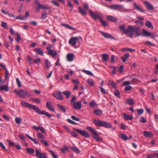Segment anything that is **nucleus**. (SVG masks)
<instances>
[{
    "mask_svg": "<svg viewBox=\"0 0 158 158\" xmlns=\"http://www.w3.org/2000/svg\"><path fill=\"white\" fill-rule=\"evenodd\" d=\"M21 104V105L25 107H27L29 109H33L38 114H45L47 117L49 118L52 117V116L50 114L44 111H40V109L35 105H31L28 103L24 102H22Z\"/></svg>",
    "mask_w": 158,
    "mask_h": 158,
    "instance_id": "nucleus-1",
    "label": "nucleus"
},
{
    "mask_svg": "<svg viewBox=\"0 0 158 158\" xmlns=\"http://www.w3.org/2000/svg\"><path fill=\"white\" fill-rule=\"evenodd\" d=\"M110 9L121 12H128L129 10L125 8L123 6L120 4H112L107 6Z\"/></svg>",
    "mask_w": 158,
    "mask_h": 158,
    "instance_id": "nucleus-2",
    "label": "nucleus"
},
{
    "mask_svg": "<svg viewBox=\"0 0 158 158\" xmlns=\"http://www.w3.org/2000/svg\"><path fill=\"white\" fill-rule=\"evenodd\" d=\"M86 129L91 132L92 134L93 135V138L96 141L100 142L102 140V138L98 136L97 131L93 128L90 127H88Z\"/></svg>",
    "mask_w": 158,
    "mask_h": 158,
    "instance_id": "nucleus-3",
    "label": "nucleus"
},
{
    "mask_svg": "<svg viewBox=\"0 0 158 158\" xmlns=\"http://www.w3.org/2000/svg\"><path fill=\"white\" fill-rule=\"evenodd\" d=\"M94 124L98 127H103L105 128H110L111 127V125L109 123L104 121L94 119Z\"/></svg>",
    "mask_w": 158,
    "mask_h": 158,
    "instance_id": "nucleus-4",
    "label": "nucleus"
},
{
    "mask_svg": "<svg viewBox=\"0 0 158 158\" xmlns=\"http://www.w3.org/2000/svg\"><path fill=\"white\" fill-rule=\"evenodd\" d=\"M13 92L18 95L19 96L22 98H23L25 96L29 97L30 94L27 91L24 90L23 89H19L18 91L16 89H15Z\"/></svg>",
    "mask_w": 158,
    "mask_h": 158,
    "instance_id": "nucleus-5",
    "label": "nucleus"
},
{
    "mask_svg": "<svg viewBox=\"0 0 158 158\" xmlns=\"http://www.w3.org/2000/svg\"><path fill=\"white\" fill-rule=\"evenodd\" d=\"M73 131L80 134L84 137L86 138H89L90 137L89 134L85 131H81L80 129H77L75 128H73Z\"/></svg>",
    "mask_w": 158,
    "mask_h": 158,
    "instance_id": "nucleus-6",
    "label": "nucleus"
},
{
    "mask_svg": "<svg viewBox=\"0 0 158 158\" xmlns=\"http://www.w3.org/2000/svg\"><path fill=\"white\" fill-rule=\"evenodd\" d=\"M81 38L80 37H73L70 39L69 43V44H72V46H74L76 45L77 41L79 40H81Z\"/></svg>",
    "mask_w": 158,
    "mask_h": 158,
    "instance_id": "nucleus-7",
    "label": "nucleus"
},
{
    "mask_svg": "<svg viewBox=\"0 0 158 158\" xmlns=\"http://www.w3.org/2000/svg\"><path fill=\"white\" fill-rule=\"evenodd\" d=\"M99 32L104 37L107 39H110L112 40H114L115 38L114 37L112 36L110 34L106 32H103L100 31Z\"/></svg>",
    "mask_w": 158,
    "mask_h": 158,
    "instance_id": "nucleus-8",
    "label": "nucleus"
},
{
    "mask_svg": "<svg viewBox=\"0 0 158 158\" xmlns=\"http://www.w3.org/2000/svg\"><path fill=\"white\" fill-rule=\"evenodd\" d=\"M73 106L74 109L80 110L81 107V102H74Z\"/></svg>",
    "mask_w": 158,
    "mask_h": 158,
    "instance_id": "nucleus-9",
    "label": "nucleus"
},
{
    "mask_svg": "<svg viewBox=\"0 0 158 158\" xmlns=\"http://www.w3.org/2000/svg\"><path fill=\"white\" fill-rule=\"evenodd\" d=\"M124 34H127L130 36H132L133 35L132 27L129 25L127 29H126Z\"/></svg>",
    "mask_w": 158,
    "mask_h": 158,
    "instance_id": "nucleus-10",
    "label": "nucleus"
},
{
    "mask_svg": "<svg viewBox=\"0 0 158 158\" xmlns=\"http://www.w3.org/2000/svg\"><path fill=\"white\" fill-rule=\"evenodd\" d=\"M133 32H134L135 34L137 36H139L141 34L139 32L140 28L139 27L134 26L132 27Z\"/></svg>",
    "mask_w": 158,
    "mask_h": 158,
    "instance_id": "nucleus-11",
    "label": "nucleus"
},
{
    "mask_svg": "<svg viewBox=\"0 0 158 158\" xmlns=\"http://www.w3.org/2000/svg\"><path fill=\"white\" fill-rule=\"evenodd\" d=\"M36 157L38 158H46V156L44 153H41L38 150H35Z\"/></svg>",
    "mask_w": 158,
    "mask_h": 158,
    "instance_id": "nucleus-12",
    "label": "nucleus"
},
{
    "mask_svg": "<svg viewBox=\"0 0 158 158\" xmlns=\"http://www.w3.org/2000/svg\"><path fill=\"white\" fill-rule=\"evenodd\" d=\"M143 3L148 10H152L154 9L153 6L148 2L144 1Z\"/></svg>",
    "mask_w": 158,
    "mask_h": 158,
    "instance_id": "nucleus-13",
    "label": "nucleus"
},
{
    "mask_svg": "<svg viewBox=\"0 0 158 158\" xmlns=\"http://www.w3.org/2000/svg\"><path fill=\"white\" fill-rule=\"evenodd\" d=\"M62 93L58 91L56 94H54L53 95L56 98L60 100H63L64 98L61 95Z\"/></svg>",
    "mask_w": 158,
    "mask_h": 158,
    "instance_id": "nucleus-14",
    "label": "nucleus"
},
{
    "mask_svg": "<svg viewBox=\"0 0 158 158\" xmlns=\"http://www.w3.org/2000/svg\"><path fill=\"white\" fill-rule=\"evenodd\" d=\"M89 13L90 16L94 19H100L101 17L98 15L97 14H94L93 12L90 10H89Z\"/></svg>",
    "mask_w": 158,
    "mask_h": 158,
    "instance_id": "nucleus-15",
    "label": "nucleus"
},
{
    "mask_svg": "<svg viewBox=\"0 0 158 158\" xmlns=\"http://www.w3.org/2000/svg\"><path fill=\"white\" fill-rule=\"evenodd\" d=\"M74 57V55L72 53H68L66 56V58L68 61L72 62L73 60Z\"/></svg>",
    "mask_w": 158,
    "mask_h": 158,
    "instance_id": "nucleus-16",
    "label": "nucleus"
},
{
    "mask_svg": "<svg viewBox=\"0 0 158 158\" xmlns=\"http://www.w3.org/2000/svg\"><path fill=\"white\" fill-rule=\"evenodd\" d=\"M46 107L51 111L55 112V110L53 107V106L49 102H47L46 103Z\"/></svg>",
    "mask_w": 158,
    "mask_h": 158,
    "instance_id": "nucleus-17",
    "label": "nucleus"
},
{
    "mask_svg": "<svg viewBox=\"0 0 158 158\" xmlns=\"http://www.w3.org/2000/svg\"><path fill=\"white\" fill-rule=\"evenodd\" d=\"M143 135L147 138H150L153 136V134L151 132L148 131H144L143 132Z\"/></svg>",
    "mask_w": 158,
    "mask_h": 158,
    "instance_id": "nucleus-18",
    "label": "nucleus"
},
{
    "mask_svg": "<svg viewBox=\"0 0 158 158\" xmlns=\"http://www.w3.org/2000/svg\"><path fill=\"white\" fill-rule=\"evenodd\" d=\"M143 31V34L142 35L143 36H151L154 35H152V34L149 32L145 30L144 29H142Z\"/></svg>",
    "mask_w": 158,
    "mask_h": 158,
    "instance_id": "nucleus-19",
    "label": "nucleus"
},
{
    "mask_svg": "<svg viewBox=\"0 0 158 158\" xmlns=\"http://www.w3.org/2000/svg\"><path fill=\"white\" fill-rule=\"evenodd\" d=\"M106 19L109 20L113 22H116L117 19L111 15H108L106 17Z\"/></svg>",
    "mask_w": 158,
    "mask_h": 158,
    "instance_id": "nucleus-20",
    "label": "nucleus"
},
{
    "mask_svg": "<svg viewBox=\"0 0 158 158\" xmlns=\"http://www.w3.org/2000/svg\"><path fill=\"white\" fill-rule=\"evenodd\" d=\"M4 90L7 92L9 91V88L8 85H3L0 86V91Z\"/></svg>",
    "mask_w": 158,
    "mask_h": 158,
    "instance_id": "nucleus-21",
    "label": "nucleus"
},
{
    "mask_svg": "<svg viewBox=\"0 0 158 158\" xmlns=\"http://www.w3.org/2000/svg\"><path fill=\"white\" fill-rule=\"evenodd\" d=\"M47 54L51 55L52 57L56 56L57 55V52L56 51H53L52 50L47 51Z\"/></svg>",
    "mask_w": 158,
    "mask_h": 158,
    "instance_id": "nucleus-22",
    "label": "nucleus"
},
{
    "mask_svg": "<svg viewBox=\"0 0 158 158\" xmlns=\"http://www.w3.org/2000/svg\"><path fill=\"white\" fill-rule=\"evenodd\" d=\"M32 128L34 129L37 131L38 130H39L43 133H44L45 132L44 129L42 127H37L35 126H34L32 127Z\"/></svg>",
    "mask_w": 158,
    "mask_h": 158,
    "instance_id": "nucleus-23",
    "label": "nucleus"
},
{
    "mask_svg": "<svg viewBox=\"0 0 158 158\" xmlns=\"http://www.w3.org/2000/svg\"><path fill=\"white\" fill-rule=\"evenodd\" d=\"M129 53H126L123 56L121 57L120 58L123 62L125 63L126 61V58L129 56Z\"/></svg>",
    "mask_w": 158,
    "mask_h": 158,
    "instance_id": "nucleus-24",
    "label": "nucleus"
},
{
    "mask_svg": "<svg viewBox=\"0 0 158 158\" xmlns=\"http://www.w3.org/2000/svg\"><path fill=\"white\" fill-rule=\"evenodd\" d=\"M134 6L135 8L137 10L142 13H144L145 10L141 7L137 5L135 3L134 4Z\"/></svg>",
    "mask_w": 158,
    "mask_h": 158,
    "instance_id": "nucleus-25",
    "label": "nucleus"
},
{
    "mask_svg": "<svg viewBox=\"0 0 158 158\" xmlns=\"http://www.w3.org/2000/svg\"><path fill=\"white\" fill-rule=\"evenodd\" d=\"M34 51H35L37 52L40 55H43V50L40 48H38L34 49Z\"/></svg>",
    "mask_w": 158,
    "mask_h": 158,
    "instance_id": "nucleus-26",
    "label": "nucleus"
},
{
    "mask_svg": "<svg viewBox=\"0 0 158 158\" xmlns=\"http://www.w3.org/2000/svg\"><path fill=\"white\" fill-rule=\"evenodd\" d=\"M145 26L148 27L150 28L153 29V27L151 22L149 21H147L145 23Z\"/></svg>",
    "mask_w": 158,
    "mask_h": 158,
    "instance_id": "nucleus-27",
    "label": "nucleus"
},
{
    "mask_svg": "<svg viewBox=\"0 0 158 158\" xmlns=\"http://www.w3.org/2000/svg\"><path fill=\"white\" fill-rule=\"evenodd\" d=\"M26 152L28 153L32 154L35 151L33 148H26Z\"/></svg>",
    "mask_w": 158,
    "mask_h": 158,
    "instance_id": "nucleus-28",
    "label": "nucleus"
},
{
    "mask_svg": "<svg viewBox=\"0 0 158 158\" xmlns=\"http://www.w3.org/2000/svg\"><path fill=\"white\" fill-rule=\"evenodd\" d=\"M79 11L80 13L83 15H86V13L85 9L81 8L80 7H78Z\"/></svg>",
    "mask_w": 158,
    "mask_h": 158,
    "instance_id": "nucleus-29",
    "label": "nucleus"
},
{
    "mask_svg": "<svg viewBox=\"0 0 158 158\" xmlns=\"http://www.w3.org/2000/svg\"><path fill=\"white\" fill-rule=\"evenodd\" d=\"M108 84L111 85L112 87L116 89L117 88V86L116 84L113 81L109 80L108 81Z\"/></svg>",
    "mask_w": 158,
    "mask_h": 158,
    "instance_id": "nucleus-30",
    "label": "nucleus"
},
{
    "mask_svg": "<svg viewBox=\"0 0 158 158\" xmlns=\"http://www.w3.org/2000/svg\"><path fill=\"white\" fill-rule=\"evenodd\" d=\"M119 29L123 32V33L124 34L126 31V26L124 24L120 25L119 26Z\"/></svg>",
    "mask_w": 158,
    "mask_h": 158,
    "instance_id": "nucleus-31",
    "label": "nucleus"
},
{
    "mask_svg": "<svg viewBox=\"0 0 158 158\" xmlns=\"http://www.w3.org/2000/svg\"><path fill=\"white\" fill-rule=\"evenodd\" d=\"M123 116H124V119L125 120H131L133 118H132V116H129L128 115H127L126 114H123Z\"/></svg>",
    "mask_w": 158,
    "mask_h": 158,
    "instance_id": "nucleus-32",
    "label": "nucleus"
},
{
    "mask_svg": "<svg viewBox=\"0 0 158 158\" xmlns=\"http://www.w3.org/2000/svg\"><path fill=\"white\" fill-rule=\"evenodd\" d=\"M94 113L97 115H100L102 113V110L98 109H96L94 111Z\"/></svg>",
    "mask_w": 158,
    "mask_h": 158,
    "instance_id": "nucleus-33",
    "label": "nucleus"
},
{
    "mask_svg": "<svg viewBox=\"0 0 158 158\" xmlns=\"http://www.w3.org/2000/svg\"><path fill=\"white\" fill-rule=\"evenodd\" d=\"M70 148L75 152L79 153L80 152V151L77 148L74 147H71Z\"/></svg>",
    "mask_w": 158,
    "mask_h": 158,
    "instance_id": "nucleus-34",
    "label": "nucleus"
},
{
    "mask_svg": "<svg viewBox=\"0 0 158 158\" xmlns=\"http://www.w3.org/2000/svg\"><path fill=\"white\" fill-rule=\"evenodd\" d=\"M57 106L60 109L62 110L63 112H66V109L64 106L58 104L57 105Z\"/></svg>",
    "mask_w": 158,
    "mask_h": 158,
    "instance_id": "nucleus-35",
    "label": "nucleus"
},
{
    "mask_svg": "<svg viewBox=\"0 0 158 158\" xmlns=\"http://www.w3.org/2000/svg\"><path fill=\"white\" fill-rule=\"evenodd\" d=\"M109 58L108 55L107 54H102V58L104 62H107Z\"/></svg>",
    "mask_w": 158,
    "mask_h": 158,
    "instance_id": "nucleus-36",
    "label": "nucleus"
},
{
    "mask_svg": "<svg viewBox=\"0 0 158 158\" xmlns=\"http://www.w3.org/2000/svg\"><path fill=\"white\" fill-rule=\"evenodd\" d=\"M68 147L65 145L63 146V148H62L61 149V151L64 153H65L66 151H68Z\"/></svg>",
    "mask_w": 158,
    "mask_h": 158,
    "instance_id": "nucleus-37",
    "label": "nucleus"
},
{
    "mask_svg": "<svg viewBox=\"0 0 158 158\" xmlns=\"http://www.w3.org/2000/svg\"><path fill=\"white\" fill-rule=\"evenodd\" d=\"M119 137L124 140H126L128 139L126 135L124 134H121Z\"/></svg>",
    "mask_w": 158,
    "mask_h": 158,
    "instance_id": "nucleus-38",
    "label": "nucleus"
},
{
    "mask_svg": "<svg viewBox=\"0 0 158 158\" xmlns=\"http://www.w3.org/2000/svg\"><path fill=\"white\" fill-rule=\"evenodd\" d=\"M127 103L130 105H133L134 104V101L131 98H130L126 100Z\"/></svg>",
    "mask_w": 158,
    "mask_h": 158,
    "instance_id": "nucleus-39",
    "label": "nucleus"
},
{
    "mask_svg": "<svg viewBox=\"0 0 158 158\" xmlns=\"http://www.w3.org/2000/svg\"><path fill=\"white\" fill-rule=\"evenodd\" d=\"M47 13L46 11H44L42 14L41 18L42 19H45L47 18Z\"/></svg>",
    "mask_w": 158,
    "mask_h": 158,
    "instance_id": "nucleus-40",
    "label": "nucleus"
},
{
    "mask_svg": "<svg viewBox=\"0 0 158 158\" xmlns=\"http://www.w3.org/2000/svg\"><path fill=\"white\" fill-rule=\"evenodd\" d=\"M44 63L46 69H48L50 66L49 61L48 60H46L45 61Z\"/></svg>",
    "mask_w": 158,
    "mask_h": 158,
    "instance_id": "nucleus-41",
    "label": "nucleus"
},
{
    "mask_svg": "<svg viewBox=\"0 0 158 158\" xmlns=\"http://www.w3.org/2000/svg\"><path fill=\"white\" fill-rule=\"evenodd\" d=\"M62 93L64 94L67 98H68L70 95L71 94V93L68 91H64L62 92Z\"/></svg>",
    "mask_w": 158,
    "mask_h": 158,
    "instance_id": "nucleus-42",
    "label": "nucleus"
},
{
    "mask_svg": "<svg viewBox=\"0 0 158 158\" xmlns=\"http://www.w3.org/2000/svg\"><path fill=\"white\" fill-rule=\"evenodd\" d=\"M82 72L90 76L93 75V73L90 71L83 70L82 71Z\"/></svg>",
    "mask_w": 158,
    "mask_h": 158,
    "instance_id": "nucleus-43",
    "label": "nucleus"
},
{
    "mask_svg": "<svg viewBox=\"0 0 158 158\" xmlns=\"http://www.w3.org/2000/svg\"><path fill=\"white\" fill-rule=\"evenodd\" d=\"M31 100L33 102L38 103H40L41 102L40 99L37 98H31Z\"/></svg>",
    "mask_w": 158,
    "mask_h": 158,
    "instance_id": "nucleus-44",
    "label": "nucleus"
},
{
    "mask_svg": "<svg viewBox=\"0 0 158 158\" xmlns=\"http://www.w3.org/2000/svg\"><path fill=\"white\" fill-rule=\"evenodd\" d=\"M7 141L10 146L14 147L15 145V143L14 142H12L10 140H7Z\"/></svg>",
    "mask_w": 158,
    "mask_h": 158,
    "instance_id": "nucleus-45",
    "label": "nucleus"
},
{
    "mask_svg": "<svg viewBox=\"0 0 158 158\" xmlns=\"http://www.w3.org/2000/svg\"><path fill=\"white\" fill-rule=\"evenodd\" d=\"M15 121L16 123L17 124H20L22 121V119L21 118L19 117H17L15 118Z\"/></svg>",
    "mask_w": 158,
    "mask_h": 158,
    "instance_id": "nucleus-46",
    "label": "nucleus"
},
{
    "mask_svg": "<svg viewBox=\"0 0 158 158\" xmlns=\"http://www.w3.org/2000/svg\"><path fill=\"white\" fill-rule=\"evenodd\" d=\"M87 83L89 84L90 85L93 86L94 85V83L93 82V80L91 79H88L87 80Z\"/></svg>",
    "mask_w": 158,
    "mask_h": 158,
    "instance_id": "nucleus-47",
    "label": "nucleus"
},
{
    "mask_svg": "<svg viewBox=\"0 0 158 158\" xmlns=\"http://www.w3.org/2000/svg\"><path fill=\"white\" fill-rule=\"evenodd\" d=\"M64 26L65 27H66V28L69 29H71V30H75V29L73 27H71L70 25L67 24H64Z\"/></svg>",
    "mask_w": 158,
    "mask_h": 158,
    "instance_id": "nucleus-48",
    "label": "nucleus"
},
{
    "mask_svg": "<svg viewBox=\"0 0 158 158\" xmlns=\"http://www.w3.org/2000/svg\"><path fill=\"white\" fill-rule=\"evenodd\" d=\"M16 19H18L21 20H25V17L24 16H22L21 15H19L16 17Z\"/></svg>",
    "mask_w": 158,
    "mask_h": 158,
    "instance_id": "nucleus-49",
    "label": "nucleus"
},
{
    "mask_svg": "<svg viewBox=\"0 0 158 158\" xmlns=\"http://www.w3.org/2000/svg\"><path fill=\"white\" fill-rule=\"evenodd\" d=\"M138 114L139 115H141L143 113V109H138L137 110Z\"/></svg>",
    "mask_w": 158,
    "mask_h": 158,
    "instance_id": "nucleus-50",
    "label": "nucleus"
},
{
    "mask_svg": "<svg viewBox=\"0 0 158 158\" xmlns=\"http://www.w3.org/2000/svg\"><path fill=\"white\" fill-rule=\"evenodd\" d=\"M40 141L41 143L44 146H49L48 143L46 141L43 140H41Z\"/></svg>",
    "mask_w": 158,
    "mask_h": 158,
    "instance_id": "nucleus-51",
    "label": "nucleus"
},
{
    "mask_svg": "<svg viewBox=\"0 0 158 158\" xmlns=\"http://www.w3.org/2000/svg\"><path fill=\"white\" fill-rule=\"evenodd\" d=\"M1 26L3 28H7V24L6 22H1Z\"/></svg>",
    "mask_w": 158,
    "mask_h": 158,
    "instance_id": "nucleus-52",
    "label": "nucleus"
},
{
    "mask_svg": "<svg viewBox=\"0 0 158 158\" xmlns=\"http://www.w3.org/2000/svg\"><path fill=\"white\" fill-rule=\"evenodd\" d=\"M71 118L72 119H73V120L76 121H80V118H78L74 115H72L71 116Z\"/></svg>",
    "mask_w": 158,
    "mask_h": 158,
    "instance_id": "nucleus-53",
    "label": "nucleus"
},
{
    "mask_svg": "<svg viewBox=\"0 0 158 158\" xmlns=\"http://www.w3.org/2000/svg\"><path fill=\"white\" fill-rule=\"evenodd\" d=\"M17 35V38L16 39V41L17 42H19L21 40V37L20 35L18 33H16Z\"/></svg>",
    "mask_w": 158,
    "mask_h": 158,
    "instance_id": "nucleus-54",
    "label": "nucleus"
},
{
    "mask_svg": "<svg viewBox=\"0 0 158 158\" xmlns=\"http://www.w3.org/2000/svg\"><path fill=\"white\" fill-rule=\"evenodd\" d=\"M99 88L100 89V91L103 94H106L107 93L105 89L102 87V86H100Z\"/></svg>",
    "mask_w": 158,
    "mask_h": 158,
    "instance_id": "nucleus-55",
    "label": "nucleus"
},
{
    "mask_svg": "<svg viewBox=\"0 0 158 158\" xmlns=\"http://www.w3.org/2000/svg\"><path fill=\"white\" fill-rule=\"evenodd\" d=\"M17 84L19 87H21V84L18 78H17L16 79Z\"/></svg>",
    "mask_w": 158,
    "mask_h": 158,
    "instance_id": "nucleus-56",
    "label": "nucleus"
},
{
    "mask_svg": "<svg viewBox=\"0 0 158 158\" xmlns=\"http://www.w3.org/2000/svg\"><path fill=\"white\" fill-rule=\"evenodd\" d=\"M144 44L147 45H152L153 46H155V44H152L150 42L148 41L144 42Z\"/></svg>",
    "mask_w": 158,
    "mask_h": 158,
    "instance_id": "nucleus-57",
    "label": "nucleus"
},
{
    "mask_svg": "<svg viewBox=\"0 0 158 158\" xmlns=\"http://www.w3.org/2000/svg\"><path fill=\"white\" fill-rule=\"evenodd\" d=\"M114 95L117 97H119L120 94V92L118 90H115L114 92Z\"/></svg>",
    "mask_w": 158,
    "mask_h": 158,
    "instance_id": "nucleus-58",
    "label": "nucleus"
},
{
    "mask_svg": "<svg viewBox=\"0 0 158 158\" xmlns=\"http://www.w3.org/2000/svg\"><path fill=\"white\" fill-rule=\"evenodd\" d=\"M89 105L92 107H94L96 105V103L94 101L91 102L89 103Z\"/></svg>",
    "mask_w": 158,
    "mask_h": 158,
    "instance_id": "nucleus-59",
    "label": "nucleus"
},
{
    "mask_svg": "<svg viewBox=\"0 0 158 158\" xmlns=\"http://www.w3.org/2000/svg\"><path fill=\"white\" fill-rule=\"evenodd\" d=\"M99 20L103 25L105 27L107 25L106 23L104 21L102 20L101 17V19H100Z\"/></svg>",
    "mask_w": 158,
    "mask_h": 158,
    "instance_id": "nucleus-60",
    "label": "nucleus"
},
{
    "mask_svg": "<svg viewBox=\"0 0 158 158\" xmlns=\"http://www.w3.org/2000/svg\"><path fill=\"white\" fill-rule=\"evenodd\" d=\"M27 59L29 61V63L31 64H33V61L30 56H28L27 57Z\"/></svg>",
    "mask_w": 158,
    "mask_h": 158,
    "instance_id": "nucleus-61",
    "label": "nucleus"
},
{
    "mask_svg": "<svg viewBox=\"0 0 158 158\" xmlns=\"http://www.w3.org/2000/svg\"><path fill=\"white\" fill-rule=\"evenodd\" d=\"M124 68V66L123 65H121L119 68V72L120 73H122L123 72V70Z\"/></svg>",
    "mask_w": 158,
    "mask_h": 158,
    "instance_id": "nucleus-62",
    "label": "nucleus"
},
{
    "mask_svg": "<svg viewBox=\"0 0 158 158\" xmlns=\"http://www.w3.org/2000/svg\"><path fill=\"white\" fill-rule=\"evenodd\" d=\"M132 89V87L131 86H128L125 87L124 90L125 91H129Z\"/></svg>",
    "mask_w": 158,
    "mask_h": 158,
    "instance_id": "nucleus-63",
    "label": "nucleus"
},
{
    "mask_svg": "<svg viewBox=\"0 0 158 158\" xmlns=\"http://www.w3.org/2000/svg\"><path fill=\"white\" fill-rule=\"evenodd\" d=\"M37 137L40 139H44V137L43 135L40 133H39L37 135Z\"/></svg>",
    "mask_w": 158,
    "mask_h": 158,
    "instance_id": "nucleus-64",
    "label": "nucleus"
}]
</instances>
